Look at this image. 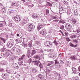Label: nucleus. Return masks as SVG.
Segmentation results:
<instances>
[{"label": "nucleus", "mask_w": 80, "mask_h": 80, "mask_svg": "<svg viewBox=\"0 0 80 80\" xmlns=\"http://www.w3.org/2000/svg\"><path fill=\"white\" fill-rule=\"evenodd\" d=\"M38 54L34 56L33 57L34 59L35 60H41L43 58V51L42 50L39 49L38 50Z\"/></svg>", "instance_id": "nucleus-1"}, {"label": "nucleus", "mask_w": 80, "mask_h": 80, "mask_svg": "<svg viewBox=\"0 0 80 80\" xmlns=\"http://www.w3.org/2000/svg\"><path fill=\"white\" fill-rule=\"evenodd\" d=\"M37 53V51H36L35 50H32V52L31 53V52L29 51H28V53L27 54V55L28 57L29 58L31 57V56H32L34 55L35 53Z\"/></svg>", "instance_id": "nucleus-2"}, {"label": "nucleus", "mask_w": 80, "mask_h": 80, "mask_svg": "<svg viewBox=\"0 0 80 80\" xmlns=\"http://www.w3.org/2000/svg\"><path fill=\"white\" fill-rule=\"evenodd\" d=\"M66 28L68 31H71L72 25L68 23H67L65 25Z\"/></svg>", "instance_id": "nucleus-3"}, {"label": "nucleus", "mask_w": 80, "mask_h": 80, "mask_svg": "<svg viewBox=\"0 0 80 80\" xmlns=\"http://www.w3.org/2000/svg\"><path fill=\"white\" fill-rule=\"evenodd\" d=\"M28 22V18L27 17H25L21 22V23L23 25L24 24H25Z\"/></svg>", "instance_id": "nucleus-4"}, {"label": "nucleus", "mask_w": 80, "mask_h": 80, "mask_svg": "<svg viewBox=\"0 0 80 80\" xmlns=\"http://www.w3.org/2000/svg\"><path fill=\"white\" fill-rule=\"evenodd\" d=\"M14 19L16 20V22L18 23L20 20H21V19H22V18L20 16H15L14 17Z\"/></svg>", "instance_id": "nucleus-5"}, {"label": "nucleus", "mask_w": 80, "mask_h": 80, "mask_svg": "<svg viewBox=\"0 0 80 80\" xmlns=\"http://www.w3.org/2000/svg\"><path fill=\"white\" fill-rule=\"evenodd\" d=\"M40 34L42 35V36H45L47 35V32H46V30L45 29L42 30L40 31Z\"/></svg>", "instance_id": "nucleus-6"}, {"label": "nucleus", "mask_w": 80, "mask_h": 80, "mask_svg": "<svg viewBox=\"0 0 80 80\" xmlns=\"http://www.w3.org/2000/svg\"><path fill=\"white\" fill-rule=\"evenodd\" d=\"M7 46L8 48H12L13 46V42H9L7 44Z\"/></svg>", "instance_id": "nucleus-7"}, {"label": "nucleus", "mask_w": 80, "mask_h": 80, "mask_svg": "<svg viewBox=\"0 0 80 80\" xmlns=\"http://www.w3.org/2000/svg\"><path fill=\"white\" fill-rule=\"evenodd\" d=\"M28 26L29 27V31H31L33 29V25L31 23L28 24Z\"/></svg>", "instance_id": "nucleus-8"}, {"label": "nucleus", "mask_w": 80, "mask_h": 80, "mask_svg": "<svg viewBox=\"0 0 80 80\" xmlns=\"http://www.w3.org/2000/svg\"><path fill=\"white\" fill-rule=\"evenodd\" d=\"M11 5L13 7H17L18 6V2H12Z\"/></svg>", "instance_id": "nucleus-9"}, {"label": "nucleus", "mask_w": 80, "mask_h": 80, "mask_svg": "<svg viewBox=\"0 0 80 80\" xmlns=\"http://www.w3.org/2000/svg\"><path fill=\"white\" fill-rule=\"evenodd\" d=\"M45 44H46V45L47 47H50L52 46V43H51L49 41H46L45 42Z\"/></svg>", "instance_id": "nucleus-10"}, {"label": "nucleus", "mask_w": 80, "mask_h": 80, "mask_svg": "<svg viewBox=\"0 0 80 80\" xmlns=\"http://www.w3.org/2000/svg\"><path fill=\"white\" fill-rule=\"evenodd\" d=\"M10 55H13V53L11 52H6V53L4 54V55L5 57H8V56H10Z\"/></svg>", "instance_id": "nucleus-11"}, {"label": "nucleus", "mask_w": 80, "mask_h": 80, "mask_svg": "<svg viewBox=\"0 0 80 80\" xmlns=\"http://www.w3.org/2000/svg\"><path fill=\"white\" fill-rule=\"evenodd\" d=\"M12 66L15 69H18L19 67H18V66L17 64V63H12Z\"/></svg>", "instance_id": "nucleus-12"}, {"label": "nucleus", "mask_w": 80, "mask_h": 80, "mask_svg": "<svg viewBox=\"0 0 80 80\" xmlns=\"http://www.w3.org/2000/svg\"><path fill=\"white\" fill-rule=\"evenodd\" d=\"M16 52L17 54L18 55H20V54H21V52H22V51H21V50H20V49H19L18 48H17L16 49Z\"/></svg>", "instance_id": "nucleus-13"}, {"label": "nucleus", "mask_w": 80, "mask_h": 80, "mask_svg": "<svg viewBox=\"0 0 80 80\" xmlns=\"http://www.w3.org/2000/svg\"><path fill=\"white\" fill-rule=\"evenodd\" d=\"M67 13H68V15L69 17H72L73 13L70 12V10H68Z\"/></svg>", "instance_id": "nucleus-14"}, {"label": "nucleus", "mask_w": 80, "mask_h": 80, "mask_svg": "<svg viewBox=\"0 0 80 80\" xmlns=\"http://www.w3.org/2000/svg\"><path fill=\"white\" fill-rule=\"evenodd\" d=\"M1 11V12L2 13H6V11L5 10V8H4V7H2V9L0 10Z\"/></svg>", "instance_id": "nucleus-15"}, {"label": "nucleus", "mask_w": 80, "mask_h": 80, "mask_svg": "<svg viewBox=\"0 0 80 80\" xmlns=\"http://www.w3.org/2000/svg\"><path fill=\"white\" fill-rule=\"evenodd\" d=\"M37 77L40 78L41 80H43V76L42 74H39L37 76Z\"/></svg>", "instance_id": "nucleus-16"}, {"label": "nucleus", "mask_w": 80, "mask_h": 80, "mask_svg": "<svg viewBox=\"0 0 80 80\" xmlns=\"http://www.w3.org/2000/svg\"><path fill=\"white\" fill-rule=\"evenodd\" d=\"M63 13H66L68 12V10H67V8H66L65 7H63V9H62V11Z\"/></svg>", "instance_id": "nucleus-17"}, {"label": "nucleus", "mask_w": 80, "mask_h": 80, "mask_svg": "<svg viewBox=\"0 0 80 80\" xmlns=\"http://www.w3.org/2000/svg\"><path fill=\"white\" fill-rule=\"evenodd\" d=\"M9 75H7V74H6L5 73H3L2 75V77L3 78H4V79H5V78H7V77H8Z\"/></svg>", "instance_id": "nucleus-18"}, {"label": "nucleus", "mask_w": 80, "mask_h": 80, "mask_svg": "<svg viewBox=\"0 0 80 80\" xmlns=\"http://www.w3.org/2000/svg\"><path fill=\"white\" fill-rule=\"evenodd\" d=\"M43 28V25L42 24H39L37 27L38 30H40Z\"/></svg>", "instance_id": "nucleus-19"}, {"label": "nucleus", "mask_w": 80, "mask_h": 80, "mask_svg": "<svg viewBox=\"0 0 80 80\" xmlns=\"http://www.w3.org/2000/svg\"><path fill=\"white\" fill-rule=\"evenodd\" d=\"M32 18L35 19V18H38V16L37 14H34L33 15H32Z\"/></svg>", "instance_id": "nucleus-20"}, {"label": "nucleus", "mask_w": 80, "mask_h": 80, "mask_svg": "<svg viewBox=\"0 0 80 80\" xmlns=\"http://www.w3.org/2000/svg\"><path fill=\"white\" fill-rule=\"evenodd\" d=\"M46 74H48L50 72V69H48L47 68V66L46 67Z\"/></svg>", "instance_id": "nucleus-21"}, {"label": "nucleus", "mask_w": 80, "mask_h": 80, "mask_svg": "<svg viewBox=\"0 0 80 80\" xmlns=\"http://www.w3.org/2000/svg\"><path fill=\"white\" fill-rule=\"evenodd\" d=\"M32 63H35L36 65L38 66L39 65V63H40V62L39 61H32Z\"/></svg>", "instance_id": "nucleus-22"}, {"label": "nucleus", "mask_w": 80, "mask_h": 80, "mask_svg": "<svg viewBox=\"0 0 80 80\" xmlns=\"http://www.w3.org/2000/svg\"><path fill=\"white\" fill-rule=\"evenodd\" d=\"M72 69L73 71V73H77V69L75 68L74 67H72Z\"/></svg>", "instance_id": "nucleus-23"}, {"label": "nucleus", "mask_w": 80, "mask_h": 80, "mask_svg": "<svg viewBox=\"0 0 80 80\" xmlns=\"http://www.w3.org/2000/svg\"><path fill=\"white\" fill-rule=\"evenodd\" d=\"M72 22L73 24H76V23H77V20L75 18L72 19Z\"/></svg>", "instance_id": "nucleus-24"}, {"label": "nucleus", "mask_w": 80, "mask_h": 80, "mask_svg": "<svg viewBox=\"0 0 80 80\" xmlns=\"http://www.w3.org/2000/svg\"><path fill=\"white\" fill-rule=\"evenodd\" d=\"M78 11L77 9H76L74 11V15L76 16H77L78 15Z\"/></svg>", "instance_id": "nucleus-25"}, {"label": "nucleus", "mask_w": 80, "mask_h": 80, "mask_svg": "<svg viewBox=\"0 0 80 80\" xmlns=\"http://www.w3.org/2000/svg\"><path fill=\"white\" fill-rule=\"evenodd\" d=\"M70 45L71 46V47H77V44L75 45L72 44V43L71 42L70 43Z\"/></svg>", "instance_id": "nucleus-26"}, {"label": "nucleus", "mask_w": 80, "mask_h": 80, "mask_svg": "<svg viewBox=\"0 0 80 80\" xmlns=\"http://www.w3.org/2000/svg\"><path fill=\"white\" fill-rule=\"evenodd\" d=\"M75 57V56H71L70 57V58L72 60H75L76 59Z\"/></svg>", "instance_id": "nucleus-27"}, {"label": "nucleus", "mask_w": 80, "mask_h": 80, "mask_svg": "<svg viewBox=\"0 0 80 80\" xmlns=\"http://www.w3.org/2000/svg\"><path fill=\"white\" fill-rule=\"evenodd\" d=\"M77 37V36L75 34H73L71 35L70 37V38H76Z\"/></svg>", "instance_id": "nucleus-28"}, {"label": "nucleus", "mask_w": 80, "mask_h": 80, "mask_svg": "<svg viewBox=\"0 0 80 80\" xmlns=\"http://www.w3.org/2000/svg\"><path fill=\"white\" fill-rule=\"evenodd\" d=\"M73 43H78V39H75L73 41Z\"/></svg>", "instance_id": "nucleus-29"}, {"label": "nucleus", "mask_w": 80, "mask_h": 80, "mask_svg": "<svg viewBox=\"0 0 80 80\" xmlns=\"http://www.w3.org/2000/svg\"><path fill=\"white\" fill-rule=\"evenodd\" d=\"M46 15H48L49 14H50V13H49V10L48 9H46Z\"/></svg>", "instance_id": "nucleus-30"}, {"label": "nucleus", "mask_w": 80, "mask_h": 80, "mask_svg": "<svg viewBox=\"0 0 80 80\" xmlns=\"http://www.w3.org/2000/svg\"><path fill=\"white\" fill-rule=\"evenodd\" d=\"M1 51L2 52H5L6 51V48H5V47L3 46L2 48L1 49Z\"/></svg>", "instance_id": "nucleus-31"}, {"label": "nucleus", "mask_w": 80, "mask_h": 80, "mask_svg": "<svg viewBox=\"0 0 80 80\" xmlns=\"http://www.w3.org/2000/svg\"><path fill=\"white\" fill-rule=\"evenodd\" d=\"M6 72L7 73H8L9 74H10V73H12L11 71L8 70V69H6Z\"/></svg>", "instance_id": "nucleus-32"}, {"label": "nucleus", "mask_w": 80, "mask_h": 80, "mask_svg": "<svg viewBox=\"0 0 80 80\" xmlns=\"http://www.w3.org/2000/svg\"><path fill=\"white\" fill-rule=\"evenodd\" d=\"M53 61H50L48 64L47 66H50L51 65L53 64Z\"/></svg>", "instance_id": "nucleus-33"}, {"label": "nucleus", "mask_w": 80, "mask_h": 80, "mask_svg": "<svg viewBox=\"0 0 80 80\" xmlns=\"http://www.w3.org/2000/svg\"><path fill=\"white\" fill-rule=\"evenodd\" d=\"M0 38L1 40H2L3 41V42L4 43H5L6 42V40L5 39L3 38H2V37H0Z\"/></svg>", "instance_id": "nucleus-34"}, {"label": "nucleus", "mask_w": 80, "mask_h": 80, "mask_svg": "<svg viewBox=\"0 0 80 80\" xmlns=\"http://www.w3.org/2000/svg\"><path fill=\"white\" fill-rule=\"evenodd\" d=\"M63 8L62 7V6H59V10H60V11H62L63 10Z\"/></svg>", "instance_id": "nucleus-35"}, {"label": "nucleus", "mask_w": 80, "mask_h": 80, "mask_svg": "<svg viewBox=\"0 0 80 80\" xmlns=\"http://www.w3.org/2000/svg\"><path fill=\"white\" fill-rule=\"evenodd\" d=\"M62 2H63L64 4L66 5H68V2L67 1H62Z\"/></svg>", "instance_id": "nucleus-36"}, {"label": "nucleus", "mask_w": 80, "mask_h": 80, "mask_svg": "<svg viewBox=\"0 0 80 80\" xmlns=\"http://www.w3.org/2000/svg\"><path fill=\"white\" fill-rule=\"evenodd\" d=\"M40 42V41H38V39H37L35 42V44H39Z\"/></svg>", "instance_id": "nucleus-37"}, {"label": "nucleus", "mask_w": 80, "mask_h": 80, "mask_svg": "<svg viewBox=\"0 0 80 80\" xmlns=\"http://www.w3.org/2000/svg\"><path fill=\"white\" fill-rule=\"evenodd\" d=\"M39 67L41 69H42L43 67V65L41 63H40L39 65Z\"/></svg>", "instance_id": "nucleus-38"}, {"label": "nucleus", "mask_w": 80, "mask_h": 80, "mask_svg": "<svg viewBox=\"0 0 80 80\" xmlns=\"http://www.w3.org/2000/svg\"><path fill=\"white\" fill-rule=\"evenodd\" d=\"M53 43L54 44V45L57 46L58 45V43L57 42V40H54L53 42Z\"/></svg>", "instance_id": "nucleus-39"}, {"label": "nucleus", "mask_w": 80, "mask_h": 80, "mask_svg": "<svg viewBox=\"0 0 80 80\" xmlns=\"http://www.w3.org/2000/svg\"><path fill=\"white\" fill-rule=\"evenodd\" d=\"M22 45L23 46L24 48H26L27 47V44L25 43H22Z\"/></svg>", "instance_id": "nucleus-40"}, {"label": "nucleus", "mask_w": 80, "mask_h": 80, "mask_svg": "<svg viewBox=\"0 0 80 80\" xmlns=\"http://www.w3.org/2000/svg\"><path fill=\"white\" fill-rule=\"evenodd\" d=\"M55 65H56V64H57L58 65H59V62L58 61V60H55Z\"/></svg>", "instance_id": "nucleus-41"}, {"label": "nucleus", "mask_w": 80, "mask_h": 80, "mask_svg": "<svg viewBox=\"0 0 80 80\" xmlns=\"http://www.w3.org/2000/svg\"><path fill=\"white\" fill-rule=\"evenodd\" d=\"M13 12H14V11H13V10H11L9 11V14H12L13 13Z\"/></svg>", "instance_id": "nucleus-42"}, {"label": "nucleus", "mask_w": 80, "mask_h": 80, "mask_svg": "<svg viewBox=\"0 0 80 80\" xmlns=\"http://www.w3.org/2000/svg\"><path fill=\"white\" fill-rule=\"evenodd\" d=\"M32 60L31 58H29L28 61V63H32Z\"/></svg>", "instance_id": "nucleus-43"}, {"label": "nucleus", "mask_w": 80, "mask_h": 80, "mask_svg": "<svg viewBox=\"0 0 80 80\" xmlns=\"http://www.w3.org/2000/svg\"><path fill=\"white\" fill-rule=\"evenodd\" d=\"M32 71L33 73H36V72H37L36 69H33Z\"/></svg>", "instance_id": "nucleus-44"}, {"label": "nucleus", "mask_w": 80, "mask_h": 80, "mask_svg": "<svg viewBox=\"0 0 80 80\" xmlns=\"http://www.w3.org/2000/svg\"><path fill=\"white\" fill-rule=\"evenodd\" d=\"M0 72H5V70L3 68L0 69Z\"/></svg>", "instance_id": "nucleus-45"}, {"label": "nucleus", "mask_w": 80, "mask_h": 80, "mask_svg": "<svg viewBox=\"0 0 80 80\" xmlns=\"http://www.w3.org/2000/svg\"><path fill=\"white\" fill-rule=\"evenodd\" d=\"M54 67L55 66H51L49 67V68L51 70H52V69H54Z\"/></svg>", "instance_id": "nucleus-46"}, {"label": "nucleus", "mask_w": 80, "mask_h": 80, "mask_svg": "<svg viewBox=\"0 0 80 80\" xmlns=\"http://www.w3.org/2000/svg\"><path fill=\"white\" fill-rule=\"evenodd\" d=\"M28 47H29V48H30V47H31L32 46V43H29L28 44Z\"/></svg>", "instance_id": "nucleus-47"}, {"label": "nucleus", "mask_w": 80, "mask_h": 80, "mask_svg": "<svg viewBox=\"0 0 80 80\" xmlns=\"http://www.w3.org/2000/svg\"><path fill=\"white\" fill-rule=\"evenodd\" d=\"M51 18L52 19H57V18L55 17V16H52Z\"/></svg>", "instance_id": "nucleus-48"}, {"label": "nucleus", "mask_w": 80, "mask_h": 80, "mask_svg": "<svg viewBox=\"0 0 80 80\" xmlns=\"http://www.w3.org/2000/svg\"><path fill=\"white\" fill-rule=\"evenodd\" d=\"M47 4H48L49 5V6L50 7H52V4H51L50 3L48 2H47Z\"/></svg>", "instance_id": "nucleus-49"}, {"label": "nucleus", "mask_w": 80, "mask_h": 80, "mask_svg": "<svg viewBox=\"0 0 80 80\" xmlns=\"http://www.w3.org/2000/svg\"><path fill=\"white\" fill-rule=\"evenodd\" d=\"M74 79V80H79V78L78 77H75Z\"/></svg>", "instance_id": "nucleus-50"}, {"label": "nucleus", "mask_w": 80, "mask_h": 80, "mask_svg": "<svg viewBox=\"0 0 80 80\" xmlns=\"http://www.w3.org/2000/svg\"><path fill=\"white\" fill-rule=\"evenodd\" d=\"M64 34L66 36H67V35H68V32H67V31H65L64 32Z\"/></svg>", "instance_id": "nucleus-51"}, {"label": "nucleus", "mask_w": 80, "mask_h": 80, "mask_svg": "<svg viewBox=\"0 0 80 80\" xmlns=\"http://www.w3.org/2000/svg\"><path fill=\"white\" fill-rule=\"evenodd\" d=\"M59 23H63V20H61L59 21Z\"/></svg>", "instance_id": "nucleus-52"}, {"label": "nucleus", "mask_w": 80, "mask_h": 80, "mask_svg": "<svg viewBox=\"0 0 80 80\" xmlns=\"http://www.w3.org/2000/svg\"><path fill=\"white\" fill-rule=\"evenodd\" d=\"M8 25L9 26V27H12V23L11 22L9 23Z\"/></svg>", "instance_id": "nucleus-53"}, {"label": "nucleus", "mask_w": 80, "mask_h": 80, "mask_svg": "<svg viewBox=\"0 0 80 80\" xmlns=\"http://www.w3.org/2000/svg\"><path fill=\"white\" fill-rule=\"evenodd\" d=\"M60 28L62 29V30L63 29H64V26L63 25H62L61 27Z\"/></svg>", "instance_id": "nucleus-54"}, {"label": "nucleus", "mask_w": 80, "mask_h": 80, "mask_svg": "<svg viewBox=\"0 0 80 80\" xmlns=\"http://www.w3.org/2000/svg\"><path fill=\"white\" fill-rule=\"evenodd\" d=\"M52 53H50L48 55V56L49 57H52Z\"/></svg>", "instance_id": "nucleus-55"}, {"label": "nucleus", "mask_w": 80, "mask_h": 80, "mask_svg": "<svg viewBox=\"0 0 80 80\" xmlns=\"http://www.w3.org/2000/svg\"><path fill=\"white\" fill-rule=\"evenodd\" d=\"M3 24L2 23H0V27H2Z\"/></svg>", "instance_id": "nucleus-56"}, {"label": "nucleus", "mask_w": 80, "mask_h": 80, "mask_svg": "<svg viewBox=\"0 0 80 80\" xmlns=\"http://www.w3.org/2000/svg\"><path fill=\"white\" fill-rule=\"evenodd\" d=\"M33 6H34V5L32 4L31 5H29V7H31V8H32V7H33Z\"/></svg>", "instance_id": "nucleus-57"}, {"label": "nucleus", "mask_w": 80, "mask_h": 80, "mask_svg": "<svg viewBox=\"0 0 80 80\" xmlns=\"http://www.w3.org/2000/svg\"><path fill=\"white\" fill-rule=\"evenodd\" d=\"M34 40H38V39H37V37H34Z\"/></svg>", "instance_id": "nucleus-58"}, {"label": "nucleus", "mask_w": 80, "mask_h": 80, "mask_svg": "<svg viewBox=\"0 0 80 80\" xmlns=\"http://www.w3.org/2000/svg\"><path fill=\"white\" fill-rule=\"evenodd\" d=\"M80 29H78L77 30V32L78 33H80Z\"/></svg>", "instance_id": "nucleus-59"}, {"label": "nucleus", "mask_w": 80, "mask_h": 80, "mask_svg": "<svg viewBox=\"0 0 80 80\" xmlns=\"http://www.w3.org/2000/svg\"><path fill=\"white\" fill-rule=\"evenodd\" d=\"M60 62L61 63H62V64H63V63H64V62H63V61H62V60L60 61Z\"/></svg>", "instance_id": "nucleus-60"}, {"label": "nucleus", "mask_w": 80, "mask_h": 80, "mask_svg": "<svg viewBox=\"0 0 80 80\" xmlns=\"http://www.w3.org/2000/svg\"><path fill=\"white\" fill-rule=\"evenodd\" d=\"M53 57H54V56H53V54H52L51 58H53Z\"/></svg>", "instance_id": "nucleus-61"}, {"label": "nucleus", "mask_w": 80, "mask_h": 80, "mask_svg": "<svg viewBox=\"0 0 80 80\" xmlns=\"http://www.w3.org/2000/svg\"><path fill=\"white\" fill-rule=\"evenodd\" d=\"M23 63V61H21L20 62V64H19L20 65H21Z\"/></svg>", "instance_id": "nucleus-62"}, {"label": "nucleus", "mask_w": 80, "mask_h": 80, "mask_svg": "<svg viewBox=\"0 0 80 80\" xmlns=\"http://www.w3.org/2000/svg\"><path fill=\"white\" fill-rule=\"evenodd\" d=\"M78 68V70H79V72H80V66H79Z\"/></svg>", "instance_id": "nucleus-63"}, {"label": "nucleus", "mask_w": 80, "mask_h": 80, "mask_svg": "<svg viewBox=\"0 0 80 80\" xmlns=\"http://www.w3.org/2000/svg\"><path fill=\"white\" fill-rule=\"evenodd\" d=\"M25 55H23V56H22V57H21V58H23L24 57H25Z\"/></svg>", "instance_id": "nucleus-64"}]
</instances>
